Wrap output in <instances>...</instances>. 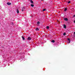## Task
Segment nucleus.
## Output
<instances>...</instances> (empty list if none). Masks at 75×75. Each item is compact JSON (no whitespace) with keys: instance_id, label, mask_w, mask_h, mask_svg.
Returning a JSON list of instances; mask_svg holds the SVG:
<instances>
[{"instance_id":"f257e3e1","label":"nucleus","mask_w":75,"mask_h":75,"mask_svg":"<svg viewBox=\"0 0 75 75\" xmlns=\"http://www.w3.org/2000/svg\"><path fill=\"white\" fill-rule=\"evenodd\" d=\"M7 5H8V6H10V5H11V3L8 2H7Z\"/></svg>"},{"instance_id":"f03ea898","label":"nucleus","mask_w":75,"mask_h":75,"mask_svg":"<svg viewBox=\"0 0 75 75\" xmlns=\"http://www.w3.org/2000/svg\"><path fill=\"white\" fill-rule=\"evenodd\" d=\"M25 10V7H23L22 9V11H24Z\"/></svg>"},{"instance_id":"7ed1b4c3","label":"nucleus","mask_w":75,"mask_h":75,"mask_svg":"<svg viewBox=\"0 0 75 75\" xmlns=\"http://www.w3.org/2000/svg\"><path fill=\"white\" fill-rule=\"evenodd\" d=\"M27 39L28 40H31V38L30 37H28Z\"/></svg>"},{"instance_id":"20e7f679","label":"nucleus","mask_w":75,"mask_h":75,"mask_svg":"<svg viewBox=\"0 0 75 75\" xmlns=\"http://www.w3.org/2000/svg\"><path fill=\"white\" fill-rule=\"evenodd\" d=\"M64 20L65 21H68V18H64Z\"/></svg>"},{"instance_id":"39448f33","label":"nucleus","mask_w":75,"mask_h":75,"mask_svg":"<svg viewBox=\"0 0 75 75\" xmlns=\"http://www.w3.org/2000/svg\"><path fill=\"white\" fill-rule=\"evenodd\" d=\"M46 27V28H47V30H49V28H50V27L48 26H47Z\"/></svg>"},{"instance_id":"423d86ee","label":"nucleus","mask_w":75,"mask_h":75,"mask_svg":"<svg viewBox=\"0 0 75 75\" xmlns=\"http://www.w3.org/2000/svg\"><path fill=\"white\" fill-rule=\"evenodd\" d=\"M30 3H32L33 4L34 3V2H33V1L32 0H30Z\"/></svg>"},{"instance_id":"0eeeda50","label":"nucleus","mask_w":75,"mask_h":75,"mask_svg":"<svg viewBox=\"0 0 75 75\" xmlns=\"http://www.w3.org/2000/svg\"><path fill=\"white\" fill-rule=\"evenodd\" d=\"M37 24L38 25H39L40 24V22L39 21L38 22Z\"/></svg>"},{"instance_id":"6e6552de","label":"nucleus","mask_w":75,"mask_h":75,"mask_svg":"<svg viewBox=\"0 0 75 75\" xmlns=\"http://www.w3.org/2000/svg\"><path fill=\"white\" fill-rule=\"evenodd\" d=\"M64 28H66V27H67V26H66V25H64Z\"/></svg>"},{"instance_id":"1a4fd4ad","label":"nucleus","mask_w":75,"mask_h":75,"mask_svg":"<svg viewBox=\"0 0 75 75\" xmlns=\"http://www.w3.org/2000/svg\"><path fill=\"white\" fill-rule=\"evenodd\" d=\"M22 38H23V40H25V38H24V37L23 36H22Z\"/></svg>"},{"instance_id":"9d476101","label":"nucleus","mask_w":75,"mask_h":75,"mask_svg":"<svg viewBox=\"0 0 75 75\" xmlns=\"http://www.w3.org/2000/svg\"><path fill=\"white\" fill-rule=\"evenodd\" d=\"M17 13H19V10L18 9H17Z\"/></svg>"},{"instance_id":"9b49d317","label":"nucleus","mask_w":75,"mask_h":75,"mask_svg":"<svg viewBox=\"0 0 75 75\" xmlns=\"http://www.w3.org/2000/svg\"><path fill=\"white\" fill-rule=\"evenodd\" d=\"M51 42H53V43H54V42H55V40H52V41H51Z\"/></svg>"},{"instance_id":"f8f14e48","label":"nucleus","mask_w":75,"mask_h":75,"mask_svg":"<svg viewBox=\"0 0 75 75\" xmlns=\"http://www.w3.org/2000/svg\"><path fill=\"white\" fill-rule=\"evenodd\" d=\"M36 31H38V30H39L38 28H37L36 29Z\"/></svg>"},{"instance_id":"ddd939ff","label":"nucleus","mask_w":75,"mask_h":75,"mask_svg":"<svg viewBox=\"0 0 75 75\" xmlns=\"http://www.w3.org/2000/svg\"><path fill=\"white\" fill-rule=\"evenodd\" d=\"M67 8H65L64 9V11H67Z\"/></svg>"},{"instance_id":"4468645a","label":"nucleus","mask_w":75,"mask_h":75,"mask_svg":"<svg viewBox=\"0 0 75 75\" xmlns=\"http://www.w3.org/2000/svg\"><path fill=\"white\" fill-rule=\"evenodd\" d=\"M66 35V33H65V32H64V33H63V35Z\"/></svg>"},{"instance_id":"2eb2a0df","label":"nucleus","mask_w":75,"mask_h":75,"mask_svg":"<svg viewBox=\"0 0 75 75\" xmlns=\"http://www.w3.org/2000/svg\"><path fill=\"white\" fill-rule=\"evenodd\" d=\"M31 7H34V5L33 4H31Z\"/></svg>"},{"instance_id":"dca6fc26","label":"nucleus","mask_w":75,"mask_h":75,"mask_svg":"<svg viewBox=\"0 0 75 75\" xmlns=\"http://www.w3.org/2000/svg\"><path fill=\"white\" fill-rule=\"evenodd\" d=\"M46 10V9H44L43 10V11H45Z\"/></svg>"},{"instance_id":"f3484780","label":"nucleus","mask_w":75,"mask_h":75,"mask_svg":"<svg viewBox=\"0 0 75 75\" xmlns=\"http://www.w3.org/2000/svg\"><path fill=\"white\" fill-rule=\"evenodd\" d=\"M68 41H70V39H69V38H68Z\"/></svg>"},{"instance_id":"a211bd4d","label":"nucleus","mask_w":75,"mask_h":75,"mask_svg":"<svg viewBox=\"0 0 75 75\" xmlns=\"http://www.w3.org/2000/svg\"><path fill=\"white\" fill-rule=\"evenodd\" d=\"M70 3H71V1H69L68 2V3H69V4Z\"/></svg>"},{"instance_id":"6ab92c4d","label":"nucleus","mask_w":75,"mask_h":75,"mask_svg":"<svg viewBox=\"0 0 75 75\" xmlns=\"http://www.w3.org/2000/svg\"><path fill=\"white\" fill-rule=\"evenodd\" d=\"M70 42H71V41H69V43H70Z\"/></svg>"},{"instance_id":"aec40b11","label":"nucleus","mask_w":75,"mask_h":75,"mask_svg":"<svg viewBox=\"0 0 75 75\" xmlns=\"http://www.w3.org/2000/svg\"><path fill=\"white\" fill-rule=\"evenodd\" d=\"M74 23H75V20L74 21Z\"/></svg>"},{"instance_id":"412c9836","label":"nucleus","mask_w":75,"mask_h":75,"mask_svg":"<svg viewBox=\"0 0 75 75\" xmlns=\"http://www.w3.org/2000/svg\"><path fill=\"white\" fill-rule=\"evenodd\" d=\"M13 24V22H12V24Z\"/></svg>"}]
</instances>
